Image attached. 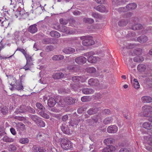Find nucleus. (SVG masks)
Instances as JSON below:
<instances>
[{
  "label": "nucleus",
  "mask_w": 152,
  "mask_h": 152,
  "mask_svg": "<svg viewBox=\"0 0 152 152\" xmlns=\"http://www.w3.org/2000/svg\"><path fill=\"white\" fill-rule=\"evenodd\" d=\"M36 106L38 109L41 110V111H45V108L43 107V105L40 103L39 102L37 103L36 104Z\"/></svg>",
  "instance_id": "nucleus-40"
},
{
  "label": "nucleus",
  "mask_w": 152,
  "mask_h": 152,
  "mask_svg": "<svg viewBox=\"0 0 152 152\" xmlns=\"http://www.w3.org/2000/svg\"><path fill=\"white\" fill-rule=\"evenodd\" d=\"M17 13V14H19L21 16L23 15L24 14H25V12L24 11V10L22 9L21 10V8L20 7H19L17 10L16 11Z\"/></svg>",
  "instance_id": "nucleus-46"
},
{
  "label": "nucleus",
  "mask_w": 152,
  "mask_h": 152,
  "mask_svg": "<svg viewBox=\"0 0 152 152\" xmlns=\"http://www.w3.org/2000/svg\"><path fill=\"white\" fill-rule=\"evenodd\" d=\"M24 32L23 31H15L14 34V38L16 40H19Z\"/></svg>",
  "instance_id": "nucleus-12"
},
{
  "label": "nucleus",
  "mask_w": 152,
  "mask_h": 152,
  "mask_svg": "<svg viewBox=\"0 0 152 152\" xmlns=\"http://www.w3.org/2000/svg\"><path fill=\"white\" fill-rule=\"evenodd\" d=\"M83 77L79 76H74L72 77V80L75 83L78 82L80 81L82 82L81 79Z\"/></svg>",
  "instance_id": "nucleus-34"
},
{
  "label": "nucleus",
  "mask_w": 152,
  "mask_h": 152,
  "mask_svg": "<svg viewBox=\"0 0 152 152\" xmlns=\"http://www.w3.org/2000/svg\"><path fill=\"white\" fill-rule=\"evenodd\" d=\"M42 111L39 112V114L42 117L48 119L50 118L49 116L47 114L45 113L44 112Z\"/></svg>",
  "instance_id": "nucleus-37"
},
{
  "label": "nucleus",
  "mask_w": 152,
  "mask_h": 152,
  "mask_svg": "<svg viewBox=\"0 0 152 152\" xmlns=\"http://www.w3.org/2000/svg\"><path fill=\"white\" fill-rule=\"evenodd\" d=\"M56 102L54 99L53 98H50L48 101V105L50 107L54 106L56 104Z\"/></svg>",
  "instance_id": "nucleus-17"
},
{
  "label": "nucleus",
  "mask_w": 152,
  "mask_h": 152,
  "mask_svg": "<svg viewBox=\"0 0 152 152\" xmlns=\"http://www.w3.org/2000/svg\"><path fill=\"white\" fill-rule=\"evenodd\" d=\"M9 24V23L8 20H6L3 21L1 23V26L4 28H7Z\"/></svg>",
  "instance_id": "nucleus-49"
},
{
  "label": "nucleus",
  "mask_w": 152,
  "mask_h": 152,
  "mask_svg": "<svg viewBox=\"0 0 152 152\" xmlns=\"http://www.w3.org/2000/svg\"><path fill=\"white\" fill-rule=\"evenodd\" d=\"M63 106L67 105H71L75 103V99L71 97H67L64 98L60 101Z\"/></svg>",
  "instance_id": "nucleus-3"
},
{
  "label": "nucleus",
  "mask_w": 152,
  "mask_h": 152,
  "mask_svg": "<svg viewBox=\"0 0 152 152\" xmlns=\"http://www.w3.org/2000/svg\"><path fill=\"white\" fill-rule=\"evenodd\" d=\"M60 23L62 25H66L68 23V21L65 19H63L62 18H61L59 20Z\"/></svg>",
  "instance_id": "nucleus-50"
},
{
  "label": "nucleus",
  "mask_w": 152,
  "mask_h": 152,
  "mask_svg": "<svg viewBox=\"0 0 152 152\" xmlns=\"http://www.w3.org/2000/svg\"><path fill=\"white\" fill-rule=\"evenodd\" d=\"M37 25L35 24L30 26L28 28V31L30 33L34 34L37 32Z\"/></svg>",
  "instance_id": "nucleus-13"
},
{
  "label": "nucleus",
  "mask_w": 152,
  "mask_h": 152,
  "mask_svg": "<svg viewBox=\"0 0 152 152\" xmlns=\"http://www.w3.org/2000/svg\"><path fill=\"white\" fill-rule=\"evenodd\" d=\"M14 88L18 91H21L23 90V86L22 85L21 81H16V85L15 86Z\"/></svg>",
  "instance_id": "nucleus-16"
},
{
  "label": "nucleus",
  "mask_w": 152,
  "mask_h": 152,
  "mask_svg": "<svg viewBox=\"0 0 152 152\" xmlns=\"http://www.w3.org/2000/svg\"><path fill=\"white\" fill-rule=\"evenodd\" d=\"M33 64L32 62H26L25 66L23 67V69L25 70L29 69L31 66Z\"/></svg>",
  "instance_id": "nucleus-42"
},
{
  "label": "nucleus",
  "mask_w": 152,
  "mask_h": 152,
  "mask_svg": "<svg viewBox=\"0 0 152 152\" xmlns=\"http://www.w3.org/2000/svg\"><path fill=\"white\" fill-rule=\"evenodd\" d=\"M40 148L36 145H34L32 148V151L33 152H39Z\"/></svg>",
  "instance_id": "nucleus-57"
},
{
  "label": "nucleus",
  "mask_w": 152,
  "mask_h": 152,
  "mask_svg": "<svg viewBox=\"0 0 152 152\" xmlns=\"http://www.w3.org/2000/svg\"><path fill=\"white\" fill-rule=\"evenodd\" d=\"M61 31L66 34H73L75 32V31L72 29H70L69 28L64 26L62 28H61Z\"/></svg>",
  "instance_id": "nucleus-6"
},
{
  "label": "nucleus",
  "mask_w": 152,
  "mask_h": 152,
  "mask_svg": "<svg viewBox=\"0 0 152 152\" xmlns=\"http://www.w3.org/2000/svg\"><path fill=\"white\" fill-rule=\"evenodd\" d=\"M8 149L10 151H13L17 149V148L14 145L11 144L8 146Z\"/></svg>",
  "instance_id": "nucleus-47"
},
{
  "label": "nucleus",
  "mask_w": 152,
  "mask_h": 152,
  "mask_svg": "<svg viewBox=\"0 0 152 152\" xmlns=\"http://www.w3.org/2000/svg\"><path fill=\"white\" fill-rule=\"evenodd\" d=\"M82 92L85 94H91L94 93V91L91 88H86L83 89Z\"/></svg>",
  "instance_id": "nucleus-25"
},
{
  "label": "nucleus",
  "mask_w": 152,
  "mask_h": 152,
  "mask_svg": "<svg viewBox=\"0 0 152 152\" xmlns=\"http://www.w3.org/2000/svg\"><path fill=\"white\" fill-rule=\"evenodd\" d=\"M26 59V62H31V57L27 53L24 55Z\"/></svg>",
  "instance_id": "nucleus-55"
},
{
  "label": "nucleus",
  "mask_w": 152,
  "mask_h": 152,
  "mask_svg": "<svg viewBox=\"0 0 152 152\" xmlns=\"http://www.w3.org/2000/svg\"><path fill=\"white\" fill-rule=\"evenodd\" d=\"M118 11L120 12H125L127 11L126 7H120L118 9Z\"/></svg>",
  "instance_id": "nucleus-56"
},
{
  "label": "nucleus",
  "mask_w": 152,
  "mask_h": 152,
  "mask_svg": "<svg viewBox=\"0 0 152 152\" xmlns=\"http://www.w3.org/2000/svg\"><path fill=\"white\" fill-rule=\"evenodd\" d=\"M113 139L111 138L105 139L104 140V142L108 146L109 144H111L113 143Z\"/></svg>",
  "instance_id": "nucleus-41"
},
{
  "label": "nucleus",
  "mask_w": 152,
  "mask_h": 152,
  "mask_svg": "<svg viewBox=\"0 0 152 152\" xmlns=\"http://www.w3.org/2000/svg\"><path fill=\"white\" fill-rule=\"evenodd\" d=\"M39 152H48V151L45 148L43 147H41L40 148Z\"/></svg>",
  "instance_id": "nucleus-64"
},
{
  "label": "nucleus",
  "mask_w": 152,
  "mask_h": 152,
  "mask_svg": "<svg viewBox=\"0 0 152 152\" xmlns=\"http://www.w3.org/2000/svg\"><path fill=\"white\" fill-rule=\"evenodd\" d=\"M142 26L141 24H137L133 25L132 27V29L135 30H139L142 28Z\"/></svg>",
  "instance_id": "nucleus-35"
},
{
  "label": "nucleus",
  "mask_w": 152,
  "mask_h": 152,
  "mask_svg": "<svg viewBox=\"0 0 152 152\" xmlns=\"http://www.w3.org/2000/svg\"><path fill=\"white\" fill-rule=\"evenodd\" d=\"M148 37L144 35L141 36L137 38V41L140 43L146 42L148 40Z\"/></svg>",
  "instance_id": "nucleus-14"
},
{
  "label": "nucleus",
  "mask_w": 152,
  "mask_h": 152,
  "mask_svg": "<svg viewBox=\"0 0 152 152\" xmlns=\"http://www.w3.org/2000/svg\"><path fill=\"white\" fill-rule=\"evenodd\" d=\"M61 129L62 131L65 134H70V129L67 125H62L61 127Z\"/></svg>",
  "instance_id": "nucleus-15"
},
{
  "label": "nucleus",
  "mask_w": 152,
  "mask_h": 152,
  "mask_svg": "<svg viewBox=\"0 0 152 152\" xmlns=\"http://www.w3.org/2000/svg\"><path fill=\"white\" fill-rule=\"evenodd\" d=\"M17 50H18L20 51L24 55H25V54H26L27 53L26 51H25L24 49L21 48H18L16 51Z\"/></svg>",
  "instance_id": "nucleus-61"
},
{
  "label": "nucleus",
  "mask_w": 152,
  "mask_h": 152,
  "mask_svg": "<svg viewBox=\"0 0 152 152\" xmlns=\"http://www.w3.org/2000/svg\"><path fill=\"white\" fill-rule=\"evenodd\" d=\"M113 118L111 117H108L105 118L103 121V123L105 124H107L113 121Z\"/></svg>",
  "instance_id": "nucleus-33"
},
{
  "label": "nucleus",
  "mask_w": 152,
  "mask_h": 152,
  "mask_svg": "<svg viewBox=\"0 0 152 152\" xmlns=\"http://www.w3.org/2000/svg\"><path fill=\"white\" fill-rule=\"evenodd\" d=\"M143 115L145 117H148L149 114L152 112V107L149 105H145L142 107Z\"/></svg>",
  "instance_id": "nucleus-4"
},
{
  "label": "nucleus",
  "mask_w": 152,
  "mask_h": 152,
  "mask_svg": "<svg viewBox=\"0 0 152 152\" xmlns=\"http://www.w3.org/2000/svg\"><path fill=\"white\" fill-rule=\"evenodd\" d=\"M134 53L135 55H139L142 54V50L140 48H137L135 49Z\"/></svg>",
  "instance_id": "nucleus-45"
},
{
  "label": "nucleus",
  "mask_w": 152,
  "mask_h": 152,
  "mask_svg": "<svg viewBox=\"0 0 152 152\" xmlns=\"http://www.w3.org/2000/svg\"><path fill=\"white\" fill-rule=\"evenodd\" d=\"M26 37L24 32L20 38L21 40L23 43L25 42L26 40Z\"/></svg>",
  "instance_id": "nucleus-54"
},
{
  "label": "nucleus",
  "mask_w": 152,
  "mask_h": 152,
  "mask_svg": "<svg viewBox=\"0 0 152 152\" xmlns=\"http://www.w3.org/2000/svg\"><path fill=\"white\" fill-rule=\"evenodd\" d=\"M121 48L120 49L122 51V53L123 54H125V51L127 50V49H131L133 48L135 46V45L134 44H130L129 46H126L125 47L122 46L121 45H120Z\"/></svg>",
  "instance_id": "nucleus-10"
},
{
  "label": "nucleus",
  "mask_w": 152,
  "mask_h": 152,
  "mask_svg": "<svg viewBox=\"0 0 152 152\" xmlns=\"http://www.w3.org/2000/svg\"><path fill=\"white\" fill-rule=\"evenodd\" d=\"M100 116L98 115L94 116L91 117L92 121L94 123H96L97 122L99 118H100Z\"/></svg>",
  "instance_id": "nucleus-53"
},
{
  "label": "nucleus",
  "mask_w": 152,
  "mask_h": 152,
  "mask_svg": "<svg viewBox=\"0 0 152 152\" xmlns=\"http://www.w3.org/2000/svg\"><path fill=\"white\" fill-rule=\"evenodd\" d=\"M30 106H26L25 105H22L18 109L19 113H22L28 111Z\"/></svg>",
  "instance_id": "nucleus-18"
},
{
  "label": "nucleus",
  "mask_w": 152,
  "mask_h": 152,
  "mask_svg": "<svg viewBox=\"0 0 152 152\" xmlns=\"http://www.w3.org/2000/svg\"><path fill=\"white\" fill-rule=\"evenodd\" d=\"M67 75V74L65 73L58 72L53 75V77L54 79H58L65 77Z\"/></svg>",
  "instance_id": "nucleus-9"
},
{
  "label": "nucleus",
  "mask_w": 152,
  "mask_h": 152,
  "mask_svg": "<svg viewBox=\"0 0 152 152\" xmlns=\"http://www.w3.org/2000/svg\"><path fill=\"white\" fill-rule=\"evenodd\" d=\"M98 110V108H92L88 110L87 113L89 115H91L96 113Z\"/></svg>",
  "instance_id": "nucleus-30"
},
{
  "label": "nucleus",
  "mask_w": 152,
  "mask_h": 152,
  "mask_svg": "<svg viewBox=\"0 0 152 152\" xmlns=\"http://www.w3.org/2000/svg\"><path fill=\"white\" fill-rule=\"evenodd\" d=\"M81 100L83 102L88 101H89V97L87 96H83L81 98Z\"/></svg>",
  "instance_id": "nucleus-58"
},
{
  "label": "nucleus",
  "mask_w": 152,
  "mask_h": 152,
  "mask_svg": "<svg viewBox=\"0 0 152 152\" xmlns=\"http://www.w3.org/2000/svg\"><path fill=\"white\" fill-rule=\"evenodd\" d=\"M31 118L36 123L37 122L40 118L39 117L36 115H32L31 116Z\"/></svg>",
  "instance_id": "nucleus-51"
},
{
  "label": "nucleus",
  "mask_w": 152,
  "mask_h": 152,
  "mask_svg": "<svg viewBox=\"0 0 152 152\" xmlns=\"http://www.w3.org/2000/svg\"><path fill=\"white\" fill-rule=\"evenodd\" d=\"M15 126L17 130L20 132L23 131L26 128L25 125L21 122L17 123Z\"/></svg>",
  "instance_id": "nucleus-7"
},
{
  "label": "nucleus",
  "mask_w": 152,
  "mask_h": 152,
  "mask_svg": "<svg viewBox=\"0 0 152 152\" xmlns=\"http://www.w3.org/2000/svg\"><path fill=\"white\" fill-rule=\"evenodd\" d=\"M87 61V59L83 56H79L75 59V61L79 64H85Z\"/></svg>",
  "instance_id": "nucleus-5"
},
{
  "label": "nucleus",
  "mask_w": 152,
  "mask_h": 152,
  "mask_svg": "<svg viewBox=\"0 0 152 152\" xmlns=\"http://www.w3.org/2000/svg\"><path fill=\"white\" fill-rule=\"evenodd\" d=\"M19 142L22 144H26L29 142V140L27 138H21L19 140Z\"/></svg>",
  "instance_id": "nucleus-43"
},
{
  "label": "nucleus",
  "mask_w": 152,
  "mask_h": 152,
  "mask_svg": "<svg viewBox=\"0 0 152 152\" xmlns=\"http://www.w3.org/2000/svg\"><path fill=\"white\" fill-rule=\"evenodd\" d=\"M144 139L147 141V142L148 145H152V136L145 137Z\"/></svg>",
  "instance_id": "nucleus-39"
},
{
  "label": "nucleus",
  "mask_w": 152,
  "mask_h": 152,
  "mask_svg": "<svg viewBox=\"0 0 152 152\" xmlns=\"http://www.w3.org/2000/svg\"><path fill=\"white\" fill-rule=\"evenodd\" d=\"M88 61L91 63H95L98 60L97 57L92 56H89L88 58Z\"/></svg>",
  "instance_id": "nucleus-21"
},
{
  "label": "nucleus",
  "mask_w": 152,
  "mask_h": 152,
  "mask_svg": "<svg viewBox=\"0 0 152 152\" xmlns=\"http://www.w3.org/2000/svg\"><path fill=\"white\" fill-rule=\"evenodd\" d=\"M2 140L4 142H12L14 141V139L10 138L7 136H4L2 138Z\"/></svg>",
  "instance_id": "nucleus-26"
},
{
  "label": "nucleus",
  "mask_w": 152,
  "mask_h": 152,
  "mask_svg": "<svg viewBox=\"0 0 152 152\" xmlns=\"http://www.w3.org/2000/svg\"><path fill=\"white\" fill-rule=\"evenodd\" d=\"M61 147L65 150H68L73 148L72 144L67 139H62L61 140Z\"/></svg>",
  "instance_id": "nucleus-2"
},
{
  "label": "nucleus",
  "mask_w": 152,
  "mask_h": 152,
  "mask_svg": "<svg viewBox=\"0 0 152 152\" xmlns=\"http://www.w3.org/2000/svg\"><path fill=\"white\" fill-rule=\"evenodd\" d=\"M152 98L151 97L148 96H144L141 98L142 101L143 102L149 103L152 101Z\"/></svg>",
  "instance_id": "nucleus-24"
},
{
  "label": "nucleus",
  "mask_w": 152,
  "mask_h": 152,
  "mask_svg": "<svg viewBox=\"0 0 152 152\" xmlns=\"http://www.w3.org/2000/svg\"><path fill=\"white\" fill-rule=\"evenodd\" d=\"M36 124L38 126L40 127H44L45 126V124L44 122L42 121L40 118L39 119Z\"/></svg>",
  "instance_id": "nucleus-32"
},
{
  "label": "nucleus",
  "mask_w": 152,
  "mask_h": 152,
  "mask_svg": "<svg viewBox=\"0 0 152 152\" xmlns=\"http://www.w3.org/2000/svg\"><path fill=\"white\" fill-rule=\"evenodd\" d=\"M134 86V88L136 89L140 87V84L138 82L137 80L136 79H134L133 80Z\"/></svg>",
  "instance_id": "nucleus-48"
},
{
  "label": "nucleus",
  "mask_w": 152,
  "mask_h": 152,
  "mask_svg": "<svg viewBox=\"0 0 152 152\" xmlns=\"http://www.w3.org/2000/svg\"><path fill=\"white\" fill-rule=\"evenodd\" d=\"M52 58L53 61H59L63 59L64 57L62 55H56L53 56Z\"/></svg>",
  "instance_id": "nucleus-27"
},
{
  "label": "nucleus",
  "mask_w": 152,
  "mask_h": 152,
  "mask_svg": "<svg viewBox=\"0 0 152 152\" xmlns=\"http://www.w3.org/2000/svg\"><path fill=\"white\" fill-rule=\"evenodd\" d=\"M86 71L88 73H93L96 72V69L93 67H88L86 68Z\"/></svg>",
  "instance_id": "nucleus-44"
},
{
  "label": "nucleus",
  "mask_w": 152,
  "mask_h": 152,
  "mask_svg": "<svg viewBox=\"0 0 152 152\" xmlns=\"http://www.w3.org/2000/svg\"><path fill=\"white\" fill-rule=\"evenodd\" d=\"M83 21L86 23H92L94 22V20L92 18H83Z\"/></svg>",
  "instance_id": "nucleus-38"
},
{
  "label": "nucleus",
  "mask_w": 152,
  "mask_h": 152,
  "mask_svg": "<svg viewBox=\"0 0 152 152\" xmlns=\"http://www.w3.org/2000/svg\"><path fill=\"white\" fill-rule=\"evenodd\" d=\"M137 69L140 72H144L146 69V66L143 64H140L137 66Z\"/></svg>",
  "instance_id": "nucleus-23"
},
{
  "label": "nucleus",
  "mask_w": 152,
  "mask_h": 152,
  "mask_svg": "<svg viewBox=\"0 0 152 152\" xmlns=\"http://www.w3.org/2000/svg\"><path fill=\"white\" fill-rule=\"evenodd\" d=\"M142 126L145 129H152V123H149L148 122H145L143 124Z\"/></svg>",
  "instance_id": "nucleus-29"
},
{
  "label": "nucleus",
  "mask_w": 152,
  "mask_h": 152,
  "mask_svg": "<svg viewBox=\"0 0 152 152\" xmlns=\"http://www.w3.org/2000/svg\"><path fill=\"white\" fill-rule=\"evenodd\" d=\"M128 23L127 20L122 19L118 22V25L120 26H126Z\"/></svg>",
  "instance_id": "nucleus-36"
},
{
  "label": "nucleus",
  "mask_w": 152,
  "mask_h": 152,
  "mask_svg": "<svg viewBox=\"0 0 152 152\" xmlns=\"http://www.w3.org/2000/svg\"><path fill=\"white\" fill-rule=\"evenodd\" d=\"M107 146H108V147L109 148V149L110 152L114 151L116 149V148H115V147L113 145H108Z\"/></svg>",
  "instance_id": "nucleus-60"
},
{
  "label": "nucleus",
  "mask_w": 152,
  "mask_h": 152,
  "mask_svg": "<svg viewBox=\"0 0 152 152\" xmlns=\"http://www.w3.org/2000/svg\"><path fill=\"white\" fill-rule=\"evenodd\" d=\"M1 113L3 114H6L8 112V108L6 107H4L1 109Z\"/></svg>",
  "instance_id": "nucleus-52"
},
{
  "label": "nucleus",
  "mask_w": 152,
  "mask_h": 152,
  "mask_svg": "<svg viewBox=\"0 0 152 152\" xmlns=\"http://www.w3.org/2000/svg\"><path fill=\"white\" fill-rule=\"evenodd\" d=\"M94 9L100 12H104L106 11V10L105 6L103 5H99L94 7Z\"/></svg>",
  "instance_id": "nucleus-20"
},
{
  "label": "nucleus",
  "mask_w": 152,
  "mask_h": 152,
  "mask_svg": "<svg viewBox=\"0 0 152 152\" xmlns=\"http://www.w3.org/2000/svg\"><path fill=\"white\" fill-rule=\"evenodd\" d=\"M118 127L115 125L109 126L107 128V132L109 133H114L118 131Z\"/></svg>",
  "instance_id": "nucleus-8"
},
{
  "label": "nucleus",
  "mask_w": 152,
  "mask_h": 152,
  "mask_svg": "<svg viewBox=\"0 0 152 152\" xmlns=\"http://www.w3.org/2000/svg\"><path fill=\"white\" fill-rule=\"evenodd\" d=\"M62 52L66 54H72L75 51L74 48L71 47H66L63 49Z\"/></svg>",
  "instance_id": "nucleus-11"
},
{
  "label": "nucleus",
  "mask_w": 152,
  "mask_h": 152,
  "mask_svg": "<svg viewBox=\"0 0 152 152\" xmlns=\"http://www.w3.org/2000/svg\"><path fill=\"white\" fill-rule=\"evenodd\" d=\"M144 60V58L142 56H137L134 58V61L136 62H142Z\"/></svg>",
  "instance_id": "nucleus-28"
},
{
  "label": "nucleus",
  "mask_w": 152,
  "mask_h": 152,
  "mask_svg": "<svg viewBox=\"0 0 152 152\" xmlns=\"http://www.w3.org/2000/svg\"><path fill=\"white\" fill-rule=\"evenodd\" d=\"M98 81L97 79L91 78L88 81V84L91 86L96 85L98 83Z\"/></svg>",
  "instance_id": "nucleus-22"
},
{
  "label": "nucleus",
  "mask_w": 152,
  "mask_h": 152,
  "mask_svg": "<svg viewBox=\"0 0 152 152\" xmlns=\"http://www.w3.org/2000/svg\"><path fill=\"white\" fill-rule=\"evenodd\" d=\"M137 7L136 4L134 3L129 4L126 6L127 11L135 9Z\"/></svg>",
  "instance_id": "nucleus-19"
},
{
  "label": "nucleus",
  "mask_w": 152,
  "mask_h": 152,
  "mask_svg": "<svg viewBox=\"0 0 152 152\" xmlns=\"http://www.w3.org/2000/svg\"><path fill=\"white\" fill-rule=\"evenodd\" d=\"M75 66L73 65H70L67 67V69L69 70H75Z\"/></svg>",
  "instance_id": "nucleus-63"
},
{
  "label": "nucleus",
  "mask_w": 152,
  "mask_h": 152,
  "mask_svg": "<svg viewBox=\"0 0 152 152\" xmlns=\"http://www.w3.org/2000/svg\"><path fill=\"white\" fill-rule=\"evenodd\" d=\"M80 39L83 40L82 44L85 46L92 45L94 44V42L92 39V37L89 36H82Z\"/></svg>",
  "instance_id": "nucleus-1"
},
{
  "label": "nucleus",
  "mask_w": 152,
  "mask_h": 152,
  "mask_svg": "<svg viewBox=\"0 0 152 152\" xmlns=\"http://www.w3.org/2000/svg\"><path fill=\"white\" fill-rule=\"evenodd\" d=\"M91 15L94 18H97L99 17L98 14L96 12H92Z\"/></svg>",
  "instance_id": "nucleus-62"
},
{
  "label": "nucleus",
  "mask_w": 152,
  "mask_h": 152,
  "mask_svg": "<svg viewBox=\"0 0 152 152\" xmlns=\"http://www.w3.org/2000/svg\"><path fill=\"white\" fill-rule=\"evenodd\" d=\"M86 110V109L84 107H83L79 108L77 110V112L79 113H81L83 112L84 111Z\"/></svg>",
  "instance_id": "nucleus-59"
},
{
  "label": "nucleus",
  "mask_w": 152,
  "mask_h": 152,
  "mask_svg": "<svg viewBox=\"0 0 152 152\" xmlns=\"http://www.w3.org/2000/svg\"><path fill=\"white\" fill-rule=\"evenodd\" d=\"M50 35L53 37L56 38H58L60 37V34L57 31H52L50 33Z\"/></svg>",
  "instance_id": "nucleus-31"
}]
</instances>
